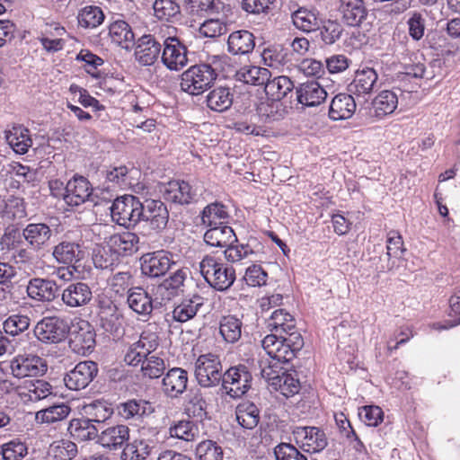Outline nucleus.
Here are the masks:
<instances>
[{"label": "nucleus", "instance_id": "obj_37", "mask_svg": "<svg viewBox=\"0 0 460 460\" xmlns=\"http://www.w3.org/2000/svg\"><path fill=\"white\" fill-rule=\"evenodd\" d=\"M52 255L59 263L72 264L81 259L82 251L79 244L64 241L54 247Z\"/></svg>", "mask_w": 460, "mask_h": 460}, {"label": "nucleus", "instance_id": "obj_12", "mask_svg": "<svg viewBox=\"0 0 460 460\" xmlns=\"http://www.w3.org/2000/svg\"><path fill=\"white\" fill-rule=\"evenodd\" d=\"M161 61L170 70L178 71L188 63L186 46L176 37H168L164 40Z\"/></svg>", "mask_w": 460, "mask_h": 460}, {"label": "nucleus", "instance_id": "obj_54", "mask_svg": "<svg viewBox=\"0 0 460 460\" xmlns=\"http://www.w3.org/2000/svg\"><path fill=\"white\" fill-rule=\"evenodd\" d=\"M196 456L199 460H222L223 450L216 442L204 440L198 445Z\"/></svg>", "mask_w": 460, "mask_h": 460}, {"label": "nucleus", "instance_id": "obj_59", "mask_svg": "<svg viewBox=\"0 0 460 460\" xmlns=\"http://www.w3.org/2000/svg\"><path fill=\"white\" fill-rule=\"evenodd\" d=\"M165 369L164 358L146 354V377L158 379L164 376Z\"/></svg>", "mask_w": 460, "mask_h": 460}, {"label": "nucleus", "instance_id": "obj_5", "mask_svg": "<svg viewBox=\"0 0 460 460\" xmlns=\"http://www.w3.org/2000/svg\"><path fill=\"white\" fill-rule=\"evenodd\" d=\"M112 220L125 227L135 226L144 214V206L131 195L117 198L110 207Z\"/></svg>", "mask_w": 460, "mask_h": 460}, {"label": "nucleus", "instance_id": "obj_55", "mask_svg": "<svg viewBox=\"0 0 460 460\" xmlns=\"http://www.w3.org/2000/svg\"><path fill=\"white\" fill-rule=\"evenodd\" d=\"M0 451L4 460H22L27 455V447L21 441L12 440L0 446Z\"/></svg>", "mask_w": 460, "mask_h": 460}, {"label": "nucleus", "instance_id": "obj_64", "mask_svg": "<svg viewBox=\"0 0 460 460\" xmlns=\"http://www.w3.org/2000/svg\"><path fill=\"white\" fill-rule=\"evenodd\" d=\"M143 349L144 344L141 342V340L132 344L125 355V362L132 367H139L140 371H144Z\"/></svg>", "mask_w": 460, "mask_h": 460}, {"label": "nucleus", "instance_id": "obj_7", "mask_svg": "<svg viewBox=\"0 0 460 460\" xmlns=\"http://www.w3.org/2000/svg\"><path fill=\"white\" fill-rule=\"evenodd\" d=\"M223 367L217 356L200 355L195 363V376L199 385L210 388L222 384Z\"/></svg>", "mask_w": 460, "mask_h": 460}, {"label": "nucleus", "instance_id": "obj_33", "mask_svg": "<svg viewBox=\"0 0 460 460\" xmlns=\"http://www.w3.org/2000/svg\"><path fill=\"white\" fill-rule=\"evenodd\" d=\"M4 133L6 142L17 154H25L32 144L29 130L22 126L13 127Z\"/></svg>", "mask_w": 460, "mask_h": 460}, {"label": "nucleus", "instance_id": "obj_49", "mask_svg": "<svg viewBox=\"0 0 460 460\" xmlns=\"http://www.w3.org/2000/svg\"><path fill=\"white\" fill-rule=\"evenodd\" d=\"M138 241V236L130 232L111 237L112 244L117 249L118 252H122L126 254H131L137 250V244Z\"/></svg>", "mask_w": 460, "mask_h": 460}, {"label": "nucleus", "instance_id": "obj_1", "mask_svg": "<svg viewBox=\"0 0 460 460\" xmlns=\"http://www.w3.org/2000/svg\"><path fill=\"white\" fill-rule=\"evenodd\" d=\"M267 326L273 333L261 341L263 349L278 362L292 360L304 346L303 337L296 330L294 317L283 309H278L272 313Z\"/></svg>", "mask_w": 460, "mask_h": 460}, {"label": "nucleus", "instance_id": "obj_61", "mask_svg": "<svg viewBox=\"0 0 460 460\" xmlns=\"http://www.w3.org/2000/svg\"><path fill=\"white\" fill-rule=\"evenodd\" d=\"M268 273L260 266L253 264L246 269L243 279L251 287L266 285Z\"/></svg>", "mask_w": 460, "mask_h": 460}, {"label": "nucleus", "instance_id": "obj_25", "mask_svg": "<svg viewBox=\"0 0 460 460\" xmlns=\"http://www.w3.org/2000/svg\"><path fill=\"white\" fill-rule=\"evenodd\" d=\"M92 296L90 288L83 282L70 284L62 293L63 302L70 307L84 305L91 301Z\"/></svg>", "mask_w": 460, "mask_h": 460}, {"label": "nucleus", "instance_id": "obj_58", "mask_svg": "<svg viewBox=\"0 0 460 460\" xmlns=\"http://www.w3.org/2000/svg\"><path fill=\"white\" fill-rule=\"evenodd\" d=\"M358 416L367 426L376 427L384 417L382 409L376 405H367L359 409Z\"/></svg>", "mask_w": 460, "mask_h": 460}, {"label": "nucleus", "instance_id": "obj_51", "mask_svg": "<svg viewBox=\"0 0 460 460\" xmlns=\"http://www.w3.org/2000/svg\"><path fill=\"white\" fill-rule=\"evenodd\" d=\"M170 435L185 441H193L199 435V429L192 421L180 420L170 428Z\"/></svg>", "mask_w": 460, "mask_h": 460}, {"label": "nucleus", "instance_id": "obj_60", "mask_svg": "<svg viewBox=\"0 0 460 460\" xmlns=\"http://www.w3.org/2000/svg\"><path fill=\"white\" fill-rule=\"evenodd\" d=\"M409 35L418 41L424 36L425 19L420 13L413 12L407 21Z\"/></svg>", "mask_w": 460, "mask_h": 460}, {"label": "nucleus", "instance_id": "obj_40", "mask_svg": "<svg viewBox=\"0 0 460 460\" xmlns=\"http://www.w3.org/2000/svg\"><path fill=\"white\" fill-rule=\"evenodd\" d=\"M294 88L293 82L285 75L273 78L264 84V90L269 98L280 101Z\"/></svg>", "mask_w": 460, "mask_h": 460}, {"label": "nucleus", "instance_id": "obj_26", "mask_svg": "<svg viewBox=\"0 0 460 460\" xmlns=\"http://www.w3.org/2000/svg\"><path fill=\"white\" fill-rule=\"evenodd\" d=\"M254 47L253 34L245 30L232 32L227 40V49L233 55L249 54Z\"/></svg>", "mask_w": 460, "mask_h": 460}, {"label": "nucleus", "instance_id": "obj_19", "mask_svg": "<svg viewBox=\"0 0 460 460\" xmlns=\"http://www.w3.org/2000/svg\"><path fill=\"white\" fill-rule=\"evenodd\" d=\"M173 261L164 250L146 253V277L155 279L164 276Z\"/></svg>", "mask_w": 460, "mask_h": 460}, {"label": "nucleus", "instance_id": "obj_53", "mask_svg": "<svg viewBox=\"0 0 460 460\" xmlns=\"http://www.w3.org/2000/svg\"><path fill=\"white\" fill-rule=\"evenodd\" d=\"M117 261V255L111 249L97 246L93 249V261L96 268L102 270H112Z\"/></svg>", "mask_w": 460, "mask_h": 460}, {"label": "nucleus", "instance_id": "obj_9", "mask_svg": "<svg viewBox=\"0 0 460 460\" xmlns=\"http://www.w3.org/2000/svg\"><path fill=\"white\" fill-rule=\"evenodd\" d=\"M252 374L244 365L229 367L223 375L222 389L232 398H240L252 386Z\"/></svg>", "mask_w": 460, "mask_h": 460}, {"label": "nucleus", "instance_id": "obj_30", "mask_svg": "<svg viewBox=\"0 0 460 460\" xmlns=\"http://www.w3.org/2000/svg\"><path fill=\"white\" fill-rule=\"evenodd\" d=\"M102 328L119 338L123 334V317L116 306L102 309L99 314Z\"/></svg>", "mask_w": 460, "mask_h": 460}, {"label": "nucleus", "instance_id": "obj_13", "mask_svg": "<svg viewBox=\"0 0 460 460\" xmlns=\"http://www.w3.org/2000/svg\"><path fill=\"white\" fill-rule=\"evenodd\" d=\"M293 435L296 443H300L307 452H320L328 445L326 434L317 427H296L293 430Z\"/></svg>", "mask_w": 460, "mask_h": 460}, {"label": "nucleus", "instance_id": "obj_18", "mask_svg": "<svg viewBox=\"0 0 460 460\" xmlns=\"http://www.w3.org/2000/svg\"><path fill=\"white\" fill-rule=\"evenodd\" d=\"M90 194L88 180L83 176H75L66 183L64 200L69 206H79L88 200Z\"/></svg>", "mask_w": 460, "mask_h": 460}, {"label": "nucleus", "instance_id": "obj_43", "mask_svg": "<svg viewBox=\"0 0 460 460\" xmlns=\"http://www.w3.org/2000/svg\"><path fill=\"white\" fill-rule=\"evenodd\" d=\"M184 279V272L178 270L156 287L155 295L161 296L162 299L170 300L172 296H175L177 289L183 285Z\"/></svg>", "mask_w": 460, "mask_h": 460}, {"label": "nucleus", "instance_id": "obj_42", "mask_svg": "<svg viewBox=\"0 0 460 460\" xmlns=\"http://www.w3.org/2000/svg\"><path fill=\"white\" fill-rule=\"evenodd\" d=\"M228 217L226 207L218 202H214L205 207L201 212L202 224L213 227L222 225V220Z\"/></svg>", "mask_w": 460, "mask_h": 460}, {"label": "nucleus", "instance_id": "obj_24", "mask_svg": "<svg viewBox=\"0 0 460 460\" xmlns=\"http://www.w3.org/2000/svg\"><path fill=\"white\" fill-rule=\"evenodd\" d=\"M204 241L210 246L226 248L238 240L233 228L222 224L210 227L204 234Z\"/></svg>", "mask_w": 460, "mask_h": 460}, {"label": "nucleus", "instance_id": "obj_44", "mask_svg": "<svg viewBox=\"0 0 460 460\" xmlns=\"http://www.w3.org/2000/svg\"><path fill=\"white\" fill-rule=\"evenodd\" d=\"M71 412L68 404L62 402L41 410L36 413V419L42 423H54L65 420Z\"/></svg>", "mask_w": 460, "mask_h": 460}, {"label": "nucleus", "instance_id": "obj_39", "mask_svg": "<svg viewBox=\"0 0 460 460\" xmlns=\"http://www.w3.org/2000/svg\"><path fill=\"white\" fill-rule=\"evenodd\" d=\"M203 305V298L200 296H193L190 299L183 300L172 311L175 321L185 323L193 318L198 310Z\"/></svg>", "mask_w": 460, "mask_h": 460}, {"label": "nucleus", "instance_id": "obj_56", "mask_svg": "<svg viewBox=\"0 0 460 460\" xmlns=\"http://www.w3.org/2000/svg\"><path fill=\"white\" fill-rule=\"evenodd\" d=\"M199 31L203 37L217 38L227 31V26L219 19H208L200 24Z\"/></svg>", "mask_w": 460, "mask_h": 460}, {"label": "nucleus", "instance_id": "obj_47", "mask_svg": "<svg viewBox=\"0 0 460 460\" xmlns=\"http://www.w3.org/2000/svg\"><path fill=\"white\" fill-rule=\"evenodd\" d=\"M320 38L326 45H332L340 40L343 27L337 21L327 20L322 22L320 28Z\"/></svg>", "mask_w": 460, "mask_h": 460}, {"label": "nucleus", "instance_id": "obj_32", "mask_svg": "<svg viewBox=\"0 0 460 460\" xmlns=\"http://www.w3.org/2000/svg\"><path fill=\"white\" fill-rule=\"evenodd\" d=\"M109 33L112 41L126 49L136 45L135 34L124 21H116L110 25Z\"/></svg>", "mask_w": 460, "mask_h": 460}, {"label": "nucleus", "instance_id": "obj_20", "mask_svg": "<svg viewBox=\"0 0 460 460\" xmlns=\"http://www.w3.org/2000/svg\"><path fill=\"white\" fill-rule=\"evenodd\" d=\"M58 288L55 281L35 278L27 285L29 297L37 301L51 302L58 296Z\"/></svg>", "mask_w": 460, "mask_h": 460}, {"label": "nucleus", "instance_id": "obj_22", "mask_svg": "<svg viewBox=\"0 0 460 460\" xmlns=\"http://www.w3.org/2000/svg\"><path fill=\"white\" fill-rule=\"evenodd\" d=\"M339 11L349 26L360 25L367 15L363 0H340Z\"/></svg>", "mask_w": 460, "mask_h": 460}, {"label": "nucleus", "instance_id": "obj_46", "mask_svg": "<svg viewBox=\"0 0 460 460\" xmlns=\"http://www.w3.org/2000/svg\"><path fill=\"white\" fill-rule=\"evenodd\" d=\"M258 112L260 116L265 117L266 119L275 121L283 119L288 111L280 101L269 98L268 102L260 104Z\"/></svg>", "mask_w": 460, "mask_h": 460}, {"label": "nucleus", "instance_id": "obj_45", "mask_svg": "<svg viewBox=\"0 0 460 460\" xmlns=\"http://www.w3.org/2000/svg\"><path fill=\"white\" fill-rule=\"evenodd\" d=\"M85 412L90 416L87 418L91 422L102 423L111 418L113 409L104 401H93L84 406Z\"/></svg>", "mask_w": 460, "mask_h": 460}, {"label": "nucleus", "instance_id": "obj_35", "mask_svg": "<svg viewBox=\"0 0 460 460\" xmlns=\"http://www.w3.org/2000/svg\"><path fill=\"white\" fill-rule=\"evenodd\" d=\"M235 419L242 428L252 429L260 421V411L254 403L244 402L237 405Z\"/></svg>", "mask_w": 460, "mask_h": 460}, {"label": "nucleus", "instance_id": "obj_15", "mask_svg": "<svg viewBox=\"0 0 460 460\" xmlns=\"http://www.w3.org/2000/svg\"><path fill=\"white\" fill-rule=\"evenodd\" d=\"M379 87L378 75L374 68L365 67L356 72L348 90L351 94L365 96Z\"/></svg>", "mask_w": 460, "mask_h": 460}, {"label": "nucleus", "instance_id": "obj_48", "mask_svg": "<svg viewBox=\"0 0 460 460\" xmlns=\"http://www.w3.org/2000/svg\"><path fill=\"white\" fill-rule=\"evenodd\" d=\"M104 19L102 9L98 6H85L78 14V22L84 28H94L100 25Z\"/></svg>", "mask_w": 460, "mask_h": 460}, {"label": "nucleus", "instance_id": "obj_38", "mask_svg": "<svg viewBox=\"0 0 460 460\" xmlns=\"http://www.w3.org/2000/svg\"><path fill=\"white\" fill-rule=\"evenodd\" d=\"M243 323L234 315L223 316L219 322V333L225 341L234 343L242 335Z\"/></svg>", "mask_w": 460, "mask_h": 460}, {"label": "nucleus", "instance_id": "obj_3", "mask_svg": "<svg viewBox=\"0 0 460 460\" xmlns=\"http://www.w3.org/2000/svg\"><path fill=\"white\" fill-rule=\"evenodd\" d=\"M217 74L208 64H199L190 66L181 76V88L191 95H199L211 88Z\"/></svg>", "mask_w": 460, "mask_h": 460}, {"label": "nucleus", "instance_id": "obj_8", "mask_svg": "<svg viewBox=\"0 0 460 460\" xmlns=\"http://www.w3.org/2000/svg\"><path fill=\"white\" fill-rule=\"evenodd\" d=\"M169 218V213L165 205L159 199H146V238L149 242L155 243L159 240L160 234L165 229Z\"/></svg>", "mask_w": 460, "mask_h": 460}, {"label": "nucleus", "instance_id": "obj_41", "mask_svg": "<svg viewBox=\"0 0 460 460\" xmlns=\"http://www.w3.org/2000/svg\"><path fill=\"white\" fill-rule=\"evenodd\" d=\"M77 446L75 443L61 439L54 441L49 448V457L51 460H72L77 455Z\"/></svg>", "mask_w": 460, "mask_h": 460}, {"label": "nucleus", "instance_id": "obj_34", "mask_svg": "<svg viewBox=\"0 0 460 460\" xmlns=\"http://www.w3.org/2000/svg\"><path fill=\"white\" fill-rule=\"evenodd\" d=\"M372 105L375 117L382 119L395 111L398 105V97L395 93L385 90L375 97Z\"/></svg>", "mask_w": 460, "mask_h": 460}, {"label": "nucleus", "instance_id": "obj_16", "mask_svg": "<svg viewBox=\"0 0 460 460\" xmlns=\"http://www.w3.org/2000/svg\"><path fill=\"white\" fill-rule=\"evenodd\" d=\"M297 102L306 107H315L327 98L324 88L315 80L301 84L296 89Z\"/></svg>", "mask_w": 460, "mask_h": 460}, {"label": "nucleus", "instance_id": "obj_2", "mask_svg": "<svg viewBox=\"0 0 460 460\" xmlns=\"http://www.w3.org/2000/svg\"><path fill=\"white\" fill-rule=\"evenodd\" d=\"M146 190L150 195L163 193L167 200L187 205L199 200L204 192V187L199 181L190 183L185 181H172L164 184L155 178H148L146 182Z\"/></svg>", "mask_w": 460, "mask_h": 460}, {"label": "nucleus", "instance_id": "obj_10", "mask_svg": "<svg viewBox=\"0 0 460 460\" xmlns=\"http://www.w3.org/2000/svg\"><path fill=\"white\" fill-rule=\"evenodd\" d=\"M69 347L80 355L91 353L95 346L94 328L85 320L79 319L69 328Z\"/></svg>", "mask_w": 460, "mask_h": 460}, {"label": "nucleus", "instance_id": "obj_14", "mask_svg": "<svg viewBox=\"0 0 460 460\" xmlns=\"http://www.w3.org/2000/svg\"><path fill=\"white\" fill-rule=\"evenodd\" d=\"M10 367L13 375L18 378L41 376L47 371L44 359L36 355H19L11 361Z\"/></svg>", "mask_w": 460, "mask_h": 460}, {"label": "nucleus", "instance_id": "obj_62", "mask_svg": "<svg viewBox=\"0 0 460 460\" xmlns=\"http://www.w3.org/2000/svg\"><path fill=\"white\" fill-rule=\"evenodd\" d=\"M215 0H189L187 10L190 15L204 16L213 13Z\"/></svg>", "mask_w": 460, "mask_h": 460}, {"label": "nucleus", "instance_id": "obj_11", "mask_svg": "<svg viewBox=\"0 0 460 460\" xmlns=\"http://www.w3.org/2000/svg\"><path fill=\"white\" fill-rule=\"evenodd\" d=\"M98 374L97 364L93 361L79 362L74 369L66 374L64 383L74 391L84 389Z\"/></svg>", "mask_w": 460, "mask_h": 460}, {"label": "nucleus", "instance_id": "obj_28", "mask_svg": "<svg viewBox=\"0 0 460 460\" xmlns=\"http://www.w3.org/2000/svg\"><path fill=\"white\" fill-rule=\"evenodd\" d=\"M234 94L229 87L218 86L208 92L206 96V104L211 111L223 112L233 104Z\"/></svg>", "mask_w": 460, "mask_h": 460}, {"label": "nucleus", "instance_id": "obj_50", "mask_svg": "<svg viewBox=\"0 0 460 460\" xmlns=\"http://www.w3.org/2000/svg\"><path fill=\"white\" fill-rule=\"evenodd\" d=\"M30 324L31 319L28 315L14 314L4 322L3 327L6 333L15 336L26 331Z\"/></svg>", "mask_w": 460, "mask_h": 460}, {"label": "nucleus", "instance_id": "obj_52", "mask_svg": "<svg viewBox=\"0 0 460 460\" xmlns=\"http://www.w3.org/2000/svg\"><path fill=\"white\" fill-rule=\"evenodd\" d=\"M153 10L155 16L164 21H170L180 13V6L172 0H155Z\"/></svg>", "mask_w": 460, "mask_h": 460}, {"label": "nucleus", "instance_id": "obj_36", "mask_svg": "<svg viewBox=\"0 0 460 460\" xmlns=\"http://www.w3.org/2000/svg\"><path fill=\"white\" fill-rule=\"evenodd\" d=\"M67 430L78 441L92 440L98 436L97 428L87 418L73 419Z\"/></svg>", "mask_w": 460, "mask_h": 460}, {"label": "nucleus", "instance_id": "obj_23", "mask_svg": "<svg viewBox=\"0 0 460 460\" xmlns=\"http://www.w3.org/2000/svg\"><path fill=\"white\" fill-rule=\"evenodd\" d=\"M22 236L34 250H40L52 236V230L47 224L31 223L22 231Z\"/></svg>", "mask_w": 460, "mask_h": 460}, {"label": "nucleus", "instance_id": "obj_17", "mask_svg": "<svg viewBox=\"0 0 460 460\" xmlns=\"http://www.w3.org/2000/svg\"><path fill=\"white\" fill-rule=\"evenodd\" d=\"M165 395L176 398L187 388L188 373L181 367L170 369L160 382Z\"/></svg>", "mask_w": 460, "mask_h": 460}, {"label": "nucleus", "instance_id": "obj_57", "mask_svg": "<svg viewBox=\"0 0 460 460\" xmlns=\"http://www.w3.org/2000/svg\"><path fill=\"white\" fill-rule=\"evenodd\" d=\"M276 460H308L295 446L280 443L274 447Z\"/></svg>", "mask_w": 460, "mask_h": 460}, {"label": "nucleus", "instance_id": "obj_29", "mask_svg": "<svg viewBox=\"0 0 460 460\" xmlns=\"http://www.w3.org/2000/svg\"><path fill=\"white\" fill-rule=\"evenodd\" d=\"M271 76L268 68L256 66H244L236 71L237 81L252 85H264Z\"/></svg>", "mask_w": 460, "mask_h": 460}, {"label": "nucleus", "instance_id": "obj_31", "mask_svg": "<svg viewBox=\"0 0 460 460\" xmlns=\"http://www.w3.org/2000/svg\"><path fill=\"white\" fill-rule=\"evenodd\" d=\"M128 428L125 425H117L110 427L102 431L99 436V442L104 447L117 449L120 447L126 440L128 439Z\"/></svg>", "mask_w": 460, "mask_h": 460}, {"label": "nucleus", "instance_id": "obj_6", "mask_svg": "<svg viewBox=\"0 0 460 460\" xmlns=\"http://www.w3.org/2000/svg\"><path fill=\"white\" fill-rule=\"evenodd\" d=\"M68 332L66 321L57 316L44 317L33 328L36 339L45 344L60 343L66 340Z\"/></svg>", "mask_w": 460, "mask_h": 460}, {"label": "nucleus", "instance_id": "obj_21", "mask_svg": "<svg viewBox=\"0 0 460 460\" xmlns=\"http://www.w3.org/2000/svg\"><path fill=\"white\" fill-rule=\"evenodd\" d=\"M356 107V102L351 93H339L332 100L329 116L333 120L347 119L352 117Z\"/></svg>", "mask_w": 460, "mask_h": 460}, {"label": "nucleus", "instance_id": "obj_4", "mask_svg": "<svg viewBox=\"0 0 460 460\" xmlns=\"http://www.w3.org/2000/svg\"><path fill=\"white\" fill-rule=\"evenodd\" d=\"M199 270L207 282L218 291L228 289L235 280L234 270L211 256L204 257L199 263Z\"/></svg>", "mask_w": 460, "mask_h": 460}, {"label": "nucleus", "instance_id": "obj_27", "mask_svg": "<svg viewBox=\"0 0 460 460\" xmlns=\"http://www.w3.org/2000/svg\"><path fill=\"white\" fill-rule=\"evenodd\" d=\"M291 19L294 26L304 32L314 31L320 28L322 23L319 13L314 9L305 7H299L293 12Z\"/></svg>", "mask_w": 460, "mask_h": 460}, {"label": "nucleus", "instance_id": "obj_63", "mask_svg": "<svg viewBox=\"0 0 460 460\" xmlns=\"http://www.w3.org/2000/svg\"><path fill=\"white\" fill-rule=\"evenodd\" d=\"M225 258L230 262H237L254 254L249 245L231 244L226 246L224 251Z\"/></svg>", "mask_w": 460, "mask_h": 460}]
</instances>
